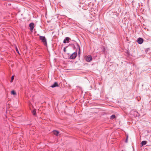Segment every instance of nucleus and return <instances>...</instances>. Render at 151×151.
Instances as JSON below:
<instances>
[{"instance_id":"9","label":"nucleus","mask_w":151,"mask_h":151,"mask_svg":"<svg viewBox=\"0 0 151 151\" xmlns=\"http://www.w3.org/2000/svg\"><path fill=\"white\" fill-rule=\"evenodd\" d=\"M147 143V142L146 141H143L141 142V144L142 146L144 145H145Z\"/></svg>"},{"instance_id":"17","label":"nucleus","mask_w":151,"mask_h":151,"mask_svg":"<svg viewBox=\"0 0 151 151\" xmlns=\"http://www.w3.org/2000/svg\"><path fill=\"white\" fill-rule=\"evenodd\" d=\"M64 51H65V48H64Z\"/></svg>"},{"instance_id":"4","label":"nucleus","mask_w":151,"mask_h":151,"mask_svg":"<svg viewBox=\"0 0 151 151\" xmlns=\"http://www.w3.org/2000/svg\"><path fill=\"white\" fill-rule=\"evenodd\" d=\"M143 39L141 38H139L137 40V42L139 44H141L143 42Z\"/></svg>"},{"instance_id":"12","label":"nucleus","mask_w":151,"mask_h":151,"mask_svg":"<svg viewBox=\"0 0 151 151\" xmlns=\"http://www.w3.org/2000/svg\"><path fill=\"white\" fill-rule=\"evenodd\" d=\"M115 117V115H112L111 116V118L112 119H114Z\"/></svg>"},{"instance_id":"8","label":"nucleus","mask_w":151,"mask_h":151,"mask_svg":"<svg viewBox=\"0 0 151 151\" xmlns=\"http://www.w3.org/2000/svg\"><path fill=\"white\" fill-rule=\"evenodd\" d=\"M11 94L13 95H16L17 94L16 92L14 90H12L11 92Z\"/></svg>"},{"instance_id":"3","label":"nucleus","mask_w":151,"mask_h":151,"mask_svg":"<svg viewBox=\"0 0 151 151\" xmlns=\"http://www.w3.org/2000/svg\"><path fill=\"white\" fill-rule=\"evenodd\" d=\"M77 55V53L74 52L70 56V58L71 59H74L76 57Z\"/></svg>"},{"instance_id":"6","label":"nucleus","mask_w":151,"mask_h":151,"mask_svg":"<svg viewBox=\"0 0 151 151\" xmlns=\"http://www.w3.org/2000/svg\"><path fill=\"white\" fill-rule=\"evenodd\" d=\"M53 133L54 135H55L57 136L58 135V134H59V132L58 131H56V130H55L53 131Z\"/></svg>"},{"instance_id":"14","label":"nucleus","mask_w":151,"mask_h":151,"mask_svg":"<svg viewBox=\"0 0 151 151\" xmlns=\"http://www.w3.org/2000/svg\"><path fill=\"white\" fill-rule=\"evenodd\" d=\"M63 43H67L66 42V41L65 40H64L63 41Z\"/></svg>"},{"instance_id":"1","label":"nucleus","mask_w":151,"mask_h":151,"mask_svg":"<svg viewBox=\"0 0 151 151\" xmlns=\"http://www.w3.org/2000/svg\"><path fill=\"white\" fill-rule=\"evenodd\" d=\"M40 39L42 41V42H43L45 45H47L46 40L45 37L40 36Z\"/></svg>"},{"instance_id":"15","label":"nucleus","mask_w":151,"mask_h":151,"mask_svg":"<svg viewBox=\"0 0 151 151\" xmlns=\"http://www.w3.org/2000/svg\"><path fill=\"white\" fill-rule=\"evenodd\" d=\"M16 50L18 53H19V51L17 47L16 48Z\"/></svg>"},{"instance_id":"16","label":"nucleus","mask_w":151,"mask_h":151,"mask_svg":"<svg viewBox=\"0 0 151 151\" xmlns=\"http://www.w3.org/2000/svg\"><path fill=\"white\" fill-rule=\"evenodd\" d=\"M127 139H128V136L127 137V139L126 140V142H127Z\"/></svg>"},{"instance_id":"5","label":"nucleus","mask_w":151,"mask_h":151,"mask_svg":"<svg viewBox=\"0 0 151 151\" xmlns=\"http://www.w3.org/2000/svg\"><path fill=\"white\" fill-rule=\"evenodd\" d=\"M34 24L33 23H32L29 24V27H30V29L31 31L32 32V30L34 28Z\"/></svg>"},{"instance_id":"7","label":"nucleus","mask_w":151,"mask_h":151,"mask_svg":"<svg viewBox=\"0 0 151 151\" xmlns=\"http://www.w3.org/2000/svg\"><path fill=\"white\" fill-rule=\"evenodd\" d=\"M58 86V83L56 82H55L53 85H52L51 87L52 88H54V87H55L56 86Z\"/></svg>"},{"instance_id":"11","label":"nucleus","mask_w":151,"mask_h":151,"mask_svg":"<svg viewBox=\"0 0 151 151\" xmlns=\"http://www.w3.org/2000/svg\"><path fill=\"white\" fill-rule=\"evenodd\" d=\"M32 113L33 115H35L36 114L35 109H34L32 111Z\"/></svg>"},{"instance_id":"10","label":"nucleus","mask_w":151,"mask_h":151,"mask_svg":"<svg viewBox=\"0 0 151 151\" xmlns=\"http://www.w3.org/2000/svg\"><path fill=\"white\" fill-rule=\"evenodd\" d=\"M70 40V38H69L68 37H66L65 38V40L67 41V43H68L69 42H68L69 40Z\"/></svg>"},{"instance_id":"13","label":"nucleus","mask_w":151,"mask_h":151,"mask_svg":"<svg viewBox=\"0 0 151 151\" xmlns=\"http://www.w3.org/2000/svg\"><path fill=\"white\" fill-rule=\"evenodd\" d=\"M14 76H12V78H11V82H12V81L14 79Z\"/></svg>"},{"instance_id":"2","label":"nucleus","mask_w":151,"mask_h":151,"mask_svg":"<svg viewBox=\"0 0 151 151\" xmlns=\"http://www.w3.org/2000/svg\"><path fill=\"white\" fill-rule=\"evenodd\" d=\"M85 59L88 62H90L92 60V58L90 55H88L87 56L85 57Z\"/></svg>"}]
</instances>
